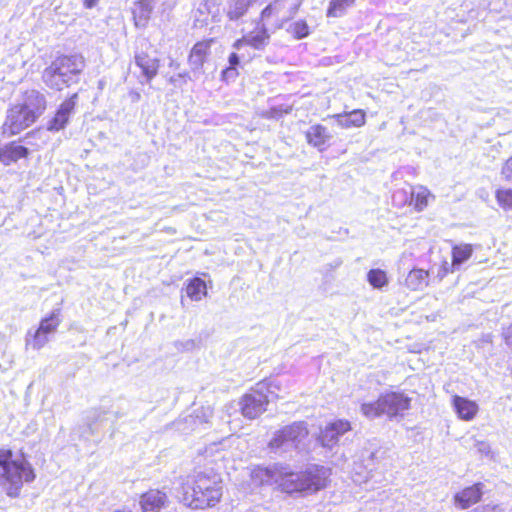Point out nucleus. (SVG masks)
<instances>
[{"mask_svg": "<svg viewBox=\"0 0 512 512\" xmlns=\"http://www.w3.org/2000/svg\"><path fill=\"white\" fill-rule=\"evenodd\" d=\"M483 495V484L478 482L467 486L453 496V502L459 509L465 510L477 504Z\"/></svg>", "mask_w": 512, "mask_h": 512, "instance_id": "obj_14", "label": "nucleus"}, {"mask_svg": "<svg viewBox=\"0 0 512 512\" xmlns=\"http://www.w3.org/2000/svg\"><path fill=\"white\" fill-rule=\"evenodd\" d=\"M84 67L85 60L82 56L62 54L44 69L42 80L49 88L61 91L71 85L72 78L79 76Z\"/></svg>", "mask_w": 512, "mask_h": 512, "instance_id": "obj_5", "label": "nucleus"}, {"mask_svg": "<svg viewBox=\"0 0 512 512\" xmlns=\"http://www.w3.org/2000/svg\"><path fill=\"white\" fill-rule=\"evenodd\" d=\"M338 124L345 129L360 128L366 124V112L363 109H354L332 116Z\"/></svg>", "mask_w": 512, "mask_h": 512, "instance_id": "obj_19", "label": "nucleus"}, {"mask_svg": "<svg viewBox=\"0 0 512 512\" xmlns=\"http://www.w3.org/2000/svg\"><path fill=\"white\" fill-rule=\"evenodd\" d=\"M269 40V31L264 25H262L261 27H257L254 31L250 32L248 35L237 39L233 43V47L235 49H240L242 46H249L255 50H263L269 43Z\"/></svg>", "mask_w": 512, "mask_h": 512, "instance_id": "obj_15", "label": "nucleus"}, {"mask_svg": "<svg viewBox=\"0 0 512 512\" xmlns=\"http://www.w3.org/2000/svg\"><path fill=\"white\" fill-rule=\"evenodd\" d=\"M355 0H330L326 15L327 17H340L345 14L349 7H352Z\"/></svg>", "mask_w": 512, "mask_h": 512, "instance_id": "obj_26", "label": "nucleus"}, {"mask_svg": "<svg viewBox=\"0 0 512 512\" xmlns=\"http://www.w3.org/2000/svg\"><path fill=\"white\" fill-rule=\"evenodd\" d=\"M29 155V149L16 140L0 147V162L5 166L16 163L21 159H27Z\"/></svg>", "mask_w": 512, "mask_h": 512, "instance_id": "obj_18", "label": "nucleus"}, {"mask_svg": "<svg viewBox=\"0 0 512 512\" xmlns=\"http://www.w3.org/2000/svg\"><path fill=\"white\" fill-rule=\"evenodd\" d=\"M0 469V485L10 498L19 497L24 483H30L36 478L34 468L25 454L20 453L14 458L10 448H0Z\"/></svg>", "mask_w": 512, "mask_h": 512, "instance_id": "obj_2", "label": "nucleus"}, {"mask_svg": "<svg viewBox=\"0 0 512 512\" xmlns=\"http://www.w3.org/2000/svg\"><path fill=\"white\" fill-rule=\"evenodd\" d=\"M306 143L319 152L328 150L331 146L332 135L329 129L320 123L311 125L304 133Z\"/></svg>", "mask_w": 512, "mask_h": 512, "instance_id": "obj_10", "label": "nucleus"}, {"mask_svg": "<svg viewBox=\"0 0 512 512\" xmlns=\"http://www.w3.org/2000/svg\"><path fill=\"white\" fill-rule=\"evenodd\" d=\"M474 253V246L469 243L455 244L451 247V261L453 265L459 269L460 266L467 262Z\"/></svg>", "mask_w": 512, "mask_h": 512, "instance_id": "obj_22", "label": "nucleus"}, {"mask_svg": "<svg viewBox=\"0 0 512 512\" xmlns=\"http://www.w3.org/2000/svg\"><path fill=\"white\" fill-rule=\"evenodd\" d=\"M429 196L430 192L425 188L420 189L416 193H412V202L414 208L417 211H422L428 205Z\"/></svg>", "mask_w": 512, "mask_h": 512, "instance_id": "obj_29", "label": "nucleus"}, {"mask_svg": "<svg viewBox=\"0 0 512 512\" xmlns=\"http://www.w3.org/2000/svg\"><path fill=\"white\" fill-rule=\"evenodd\" d=\"M37 99H39L40 104L35 107L22 102L15 103L8 108L2 125L4 134L10 137L16 136L37 121L46 108L44 98L37 95Z\"/></svg>", "mask_w": 512, "mask_h": 512, "instance_id": "obj_7", "label": "nucleus"}, {"mask_svg": "<svg viewBox=\"0 0 512 512\" xmlns=\"http://www.w3.org/2000/svg\"><path fill=\"white\" fill-rule=\"evenodd\" d=\"M331 469L322 465H312L307 469L294 472H279L278 487L288 494H315L330 483Z\"/></svg>", "mask_w": 512, "mask_h": 512, "instance_id": "obj_3", "label": "nucleus"}, {"mask_svg": "<svg viewBox=\"0 0 512 512\" xmlns=\"http://www.w3.org/2000/svg\"><path fill=\"white\" fill-rule=\"evenodd\" d=\"M280 1L281 0H275L274 3L267 5L260 13V20L268 19L274 12H279L281 10Z\"/></svg>", "mask_w": 512, "mask_h": 512, "instance_id": "obj_32", "label": "nucleus"}, {"mask_svg": "<svg viewBox=\"0 0 512 512\" xmlns=\"http://www.w3.org/2000/svg\"><path fill=\"white\" fill-rule=\"evenodd\" d=\"M451 405L457 417L463 421H472L479 413V405L477 402L466 397L453 395Z\"/></svg>", "mask_w": 512, "mask_h": 512, "instance_id": "obj_17", "label": "nucleus"}, {"mask_svg": "<svg viewBox=\"0 0 512 512\" xmlns=\"http://www.w3.org/2000/svg\"><path fill=\"white\" fill-rule=\"evenodd\" d=\"M367 281L373 288L382 289L388 285L389 277L385 270L373 268L367 273Z\"/></svg>", "mask_w": 512, "mask_h": 512, "instance_id": "obj_25", "label": "nucleus"}, {"mask_svg": "<svg viewBox=\"0 0 512 512\" xmlns=\"http://www.w3.org/2000/svg\"><path fill=\"white\" fill-rule=\"evenodd\" d=\"M60 325L59 312L53 311L47 317L43 318L39 324V327L34 333L31 346L33 349L42 348L48 341V335L56 331Z\"/></svg>", "mask_w": 512, "mask_h": 512, "instance_id": "obj_13", "label": "nucleus"}, {"mask_svg": "<svg viewBox=\"0 0 512 512\" xmlns=\"http://www.w3.org/2000/svg\"><path fill=\"white\" fill-rule=\"evenodd\" d=\"M498 205L504 210H512V189L500 188L495 192Z\"/></svg>", "mask_w": 512, "mask_h": 512, "instance_id": "obj_28", "label": "nucleus"}, {"mask_svg": "<svg viewBox=\"0 0 512 512\" xmlns=\"http://www.w3.org/2000/svg\"><path fill=\"white\" fill-rule=\"evenodd\" d=\"M428 277V270L414 268L408 273L405 279V285L412 291L420 290L422 287L427 285Z\"/></svg>", "mask_w": 512, "mask_h": 512, "instance_id": "obj_24", "label": "nucleus"}, {"mask_svg": "<svg viewBox=\"0 0 512 512\" xmlns=\"http://www.w3.org/2000/svg\"><path fill=\"white\" fill-rule=\"evenodd\" d=\"M455 270H457V268L453 265V263H449L446 259H444L437 269L436 277L441 281Z\"/></svg>", "mask_w": 512, "mask_h": 512, "instance_id": "obj_31", "label": "nucleus"}, {"mask_svg": "<svg viewBox=\"0 0 512 512\" xmlns=\"http://www.w3.org/2000/svg\"><path fill=\"white\" fill-rule=\"evenodd\" d=\"M501 172L506 180H512V156L505 161Z\"/></svg>", "mask_w": 512, "mask_h": 512, "instance_id": "obj_33", "label": "nucleus"}, {"mask_svg": "<svg viewBox=\"0 0 512 512\" xmlns=\"http://www.w3.org/2000/svg\"><path fill=\"white\" fill-rule=\"evenodd\" d=\"M152 14V6L148 0H138L132 9L133 22L136 27H146Z\"/></svg>", "mask_w": 512, "mask_h": 512, "instance_id": "obj_21", "label": "nucleus"}, {"mask_svg": "<svg viewBox=\"0 0 512 512\" xmlns=\"http://www.w3.org/2000/svg\"><path fill=\"white\" fill-rule=\"evenodd\" d=\"M78 93H73L67 97L57 108L54 116L49 122L48 129L59 131L65 128L69 122L70 115L73 113L77 106Z\"/></svg>", "mask_w": 512, "mask_h": 512, "instance_id": "obj_12", "label": "nucleus"}, {"mask_svg": "<svg viewBox=\"0 0 512 512\" xmlns=\"http://www.w3.org/2000/svg\"><path fill=\"white\" fill-rule=\"evenodd\" d=\"M135 62L148 81L152 80L158 74L160 67V60L158 58L146 52H141L135 55Z\"/></svg>", "mask_w": 512, "mask_h": 512, "instance_id": "obj_20", "label": "nucleus"}, {"mask_svg": "<svg viewBox=\"0 0 512 512\" xmlns=\"http://www.w3.org/2000/svg\"><path fill=\"white\" fill-rule=\"evenodd\" d=\"M246 11H247V7L244 6V7H241L240 9H234V10L228 11L227 16L230 20H237L240 17H242L246 13Z\"/></svg>", "mask_w": 512, "mask_h": 512, "instance_id": "obj_34", "label": "nucleus"}, {"mask_svg": "<svg viewBox=\"0 0 512 512\" xmlns=\"http://www.w3.org/2000/svg\"><path fill=\"white\" fill-rule=\"evenodd\" d=\"M309 434L307 425L303 421L293 422L277 430L270 439L268 446L279 449L288 443L297 444Z\"/></svg>", "mask_w": 512, "mask_h": 512, "instance_id": "obj_8", "label": "nucleus"}, {"mask_svg": "<svg viewBox=\"0 0 512 512\" xmlns=\"http://www.w3.org/2000/svg\"><path fill=\"white\" fill-rule=\"evenodd\" d=\"M352 430L351 422L347 419H337L328 423L319 433V441L324 447H332L339 437Z\"/></svg>", "mask_w": 512, "mask_h": 512, "instance_id": "obj_9", "label": "nucleus"}, {"mask_svg": "<svg viewBox=\"0 0 512 512\" xmlns=\"http://www.w3.org/2000/svg\"><path fill=\"white\" fill-rule=\"evenodd\" d=\"M412 398L403 391H387L374 401L364 402L360 406L361 413L369 419L387 416L388 419L403 417L411 409Z\"/></svg>", "mask_w": 512, "mask_h": 512, "instance_id": "obj_6", "label": "nucleus"}, {"mask_svg": "<svg viewBox=\"0 0 512 512\" xmlns=\"http://www.w3.org/2000/svg\"><path fill=\"white\" fill-rule=\"evenodd\" d=\"M280 385L263 379L257 382L239 399V411L244 418L254 420L264 414L272 400L279 398Z\"/></svg>", "mask_w": 512, "mask_h": 512, "instance_id": "obj_4", "label": "nucleus"}, {"mask_svg": "<svg viewBox=\"0 0 512 512\" xmlns=\"http://www.w3.org/2000/svg\"><path fill=\"white\" fill-rule=\"evenodd\" d=\"M180 502L192 510L217 507L223 498V480L219 473L194 470L180 478Z\"/></svg>", "mask_w": 512, "mask_h": 512, "instance_id": "obj_1", "label": "nucleus"}, {"mask_svg": "<svg viewBox=\"0 0 512 512\" xmlns=\"http://www.w3.org/2000/svg\"><path fill=\"white\" fill-rule=\"evenodd\" d=\"M228 63V67L223 69L220 75L221 80L225 82L231 78H236L239 75L237 71V66L240 63L239 56L235 52L231 53L228 57Z\"/></svg>", "mask_w": 512, "mask_h": 512, "instance_id": "obj_27", "label": "nucleus"}, {"mask_svg": "<svg viewBox=\"0 0 512 512\" xmlns=\"http://www.w3.org/2000/svg\"><path fill=\"white\" fill-rule=\"evenodd\" d=\"M292 33L295 38L301 39L309 35V26L304 20L297 21L292 26Z\"/></svg>", "mask_w": 512, "mask_h": 512, "instance_id": "obj_30", "label": "nucleus"}, {"mask_svg": "<svg viewBox=\"0 0 512 512\" xmlns=\"http://www.w3.org/2000/svg\"><path fill=\"white\" fill-rule=\"evenodd\" d=\"M168 503V495L158 488L148 489L139 497L142 512H161L167 507Z\"/></svg>", "mask_w": 512, "mask_h": 512, "instance_id": "obj_11", "label": "nucleus"}, {"mask_svg": "<svg viewBox=\"0 0 512 512\" xmlns=\"http://www.w3.org/2000/svg\"><path fill=\"white\" fill-rule=\"evenodd\" d=\"M83 6L86 9H92L99 3L100 0H82Z\"/></svg>", "mask_w": 512, "mask_h": 512, "instance_id": "obj_35", "label": "nucleus"}, {"mask_svg": "<svg viewBox=\"0 0 512 512\" xmlns=\"http://www.w3.org/2000/svg\"><path fill=\"white\" fill-rule=\"evenodd\" d=\"M214 38H206L197 41L188 54V62L193 69H201L210 55Z\"/></svg>", "mask_w": 512, "mask_h": 512, "instance_id": "obj_16", "label": "nucleus"}, {"mask_svg": "<svg viewBox=\"0 0 512 512\" xmlns=\"http://www.w3.org/2000/svg\"><path fill=\"white\" fill-rule=\"evenodd\" d=\"M185 291L192 301H200L207 295L206 282L199 277H193L187 281Z\"/></svg>", "mask_w": 512, "mask_h": 512, "instance_id": "obj_23", "label": "nucleus"}]
</instances>
